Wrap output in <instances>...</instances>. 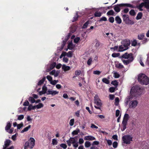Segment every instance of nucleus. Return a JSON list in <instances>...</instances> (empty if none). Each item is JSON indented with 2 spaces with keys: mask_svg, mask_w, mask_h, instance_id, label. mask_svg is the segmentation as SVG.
I'll return each instance as SVG.
<instances>
[{
  "mask_svg": "<svg viewBox=\"0 0 149 149\" xmlns=\"http://www.w3.org/2000/svg\"><path fill=\"white\" fill-rule=\"evenodd\" d=\"M74 119H72L70 120L69 124L70 126H72L73 125L74 123Z\"/></svg>",
  "mask_w": 149,
  "mask_h": 149,
  "instance_id": "obj_46",
  "label": "nucleus"
},
{
  "mask_svg": "<svg viewBox=\"0 0 149 149\" xmlns=\"http://www.w3.org/2000/svg\"><path fill=\"white\" fill-rule=\"evenodd\" d=\"M138 80L141 85H147L149 84V78L144 74H139L138 76Z\"/></svg>",
  "mask_w": 149,
  "mask_h": 149,
  "instance_id": "obj_2",
  "label": "nucleus"
},
{
  "mask_svg": "<svg viewBox=\"0 0 149 149\" xmlns=\"http://www.w3.org/2000/svg\"><path fill=\"white\" fill-rule=\"evenodd\" d=\"M125 48H125L123 45H121L119 47L118 51L119 52H123L127 49Z\"/></svg>",
  "mask_w": 149,
  "mask_h": 149,
  "instance_id": "obj_19",
  "label": "nucleus"
},
{
  "mask_svg": "<svg viewBox=\"0 0 149 149\" xmlns=\"http://www.w3.org/2000/svg\"><path fill=\"white\" fill-rule=\"evenodd\" d=\"M56 62L53 63L50 65V68L51 69H53L56 67Z\"/></svg>",
  "mask_w": 149,
  "mask_h": 149,
  "instance_id": "obj_35",
  "label": "nucleus"
},
{
  "mask_svg": "<svg viewBox=\"0 0 149 149\" xmlns=\"http://www.w3.org/2000/svg\"><path fill=\"white\" fill-rule=\"evenodd\" d=\"M129 118V115L127 113H125L124 115L122 122L123 126V128L122 129V131H124L126 128V125Z\"/></svg>",
  "mask_w": 149,
  "mask_h": 149,
  "instance_id": "obj_9",
  "label": "nucleus"
},
{
  "mask_svg": "<svg viewBox=\"0 0 149 149\" xmlns=\"http://www.w3.org/2000/svg\"><path fill=\"white\" fill-rule=\"evenodd\" d=\"M46 78L45 77H43L42 79L40 80L38 83V86H40L44 82V81L45 80Z\"/></svg>",
  "mask_w": 149,
  "mask_h": 149,
  "instance_id": "obj_22",
  "label": "nucleus"
},
{
  "mask_svg": "<svg viewBox=\"0 0 149 149\" xmlns=\"http://www.w3.org/2000/svg\"><path fill=\"white\" fill-rule=\"evenodd\" d=\"M78 17L79 15L77 13H76L75 16L73 17V20L72 21V22L77 21Z\"/></svg>",
  "mask_w": 149,
  "mask_h": 149,
  "instance_id": "obj_40",
  "label": "nucleus"
},
{
  "mask_svg": "<svg viewBox=\"0 0 149 149\" xmlns=\"http://www.w3.org/2000/svg\"><path fill=\"white\" fill-rule=\"evenodd\" d=\"M114 14V12L112 10L109 11L107 13V14L108 15H113Z\"/></svg>",
  "mask_w": 149,
  "mask_h": 149,
  "instance_id": "obj_31",
  "label": "nucleus"
},
{
  "mask_svg": "<svg viewBox=\"0 0 149 149\" xmlns=\"http://www.w3.org/2000/svg\"><path fill=\"white\" fill-rule=\"evenodd\" d=\"M132 96H128L126 99L125 100V103L126 105H127L129 103V102L132 99Z\"/></svg>",
  "mask_w": 149,
  "mask_h": 149,
  "instance_id": "obj_18",
  "label": "nucleus"
},
{
  "mask_svg": "<svg viewBox=\"0 0 149 149\" xmlns=\"http://www.w3.org/2000/svg\"><path fill=\"white\" fill-rule=\"evenodd\" d=\"M107 21V18L105 17H102L99 20V22H102L103 21Z\"/></svg>",
  "mask_w": 149,
  "mask_h": 149,
  "instance_id": "obj_44",
  "label": "nucleus"
},
{
  "mask_svg": "<svg viewBox=\"0 0 149 149\" xmlns=\"http://www.w3.org/2000/svg\"><path fill=\"white\" fill-rule=\"evenodd\" d=\"M29 102L28 100H26V101L23 103V105L24 106H28L29 105Z\"/></svg>",
  "mask_w": 149,
  "mask_h": 149,
  "instance_id": "obj_57",
  "label": "nucleus"
},
{
  "mask_svg": "<svg viewBox=\"0 0 149 149\" xmlns=\"http://www.w3.org/2000/svg\"><path fill=\"white\" fill-rule=\"evenodd\" d=\"M118 146V143L116 141H114L113 144V146L114 148H116Z\"/></svg>",
  "mask_w": 149,
  "mask_h": 149,
  "instance_id": "obj_52",
  "label": "nucleus"
},
{
  "mask_svg": "<svg viewBox=\"0 0 149 149\" xmlns=\"http://www.w3.org/2000/svg\"><path fill=\"white\" fill-rule=\"evenodd\" d=\"M91 127L92 128H95L96 129L98 128V127L97 126L93 124H91Z\"/></svg>",
  "mask_w": 149,
  "mask_h": 149,
  "instance_id": "obj_60",
  "label": "nucleus"
},
{
  "mask_svg": "<svg viewBox=\"0 0 149 149\" xmlns=\"http://www.w3.org/2000/svg\"><path fill=\"white\" fill-rule=\"evenodd\" d=\"M115 21L117 23L120 24L122 22V20L118 16H117L115 18Z\"/></svg>",
  "mask_w": 149,
  "mask_h": 149,
  "instance_id": "obj_20",
  "label": "nucleus"
},
{
  "mask_svg": "<svg viewBox=\"0 0 149 149\" xmlns=\"http://www.w3.org/2000/svg\"><path fill=\"white\" fill-rule=\"evenodd\" d=\"M101 73V72L99 71L96 70L93 72V73L94 74L99 75Z\"/></svg>",
  "mask_w": 149,
  "mask_h": 149,
  "instance_id": "obj_61",
  "label": "nucleus"
},
{
  "mask_svg": "<svg viewBox=\"0 0 149 149\" xmlns=\"http://www.w3.org/2000/svg\"><path fill=\"white\" fill-rule=\"evenodd\" d=\"M138 101L136 100L131 101L129 104V107L134 108L136 107L138 104Z\"/></svg>",
  "mask_w": 149,
  "mask_h": 149,
  "instance_id": "obj_12",
  "label": "nucleus"
},
{
  "mask_svg": "<svg viewBox=\"0 0 149 149\" xmlns=\"http://www.w3.org/2000/svg\"><path fill=\"white\" fill-rule=\"evenodd\" d=\"M80 132V130L79 129H77L76 130L73 131L72 132V134L73 135H77Z\"/></svg>",
  "mask_w": 149,
  "mask_h": 149,
  "instance_id": "obj_25",
  "label": "nucleus"
},
{
  "mask_svg": "<svg viewBox=\"0 0 149 149\" xmlns=\"http://www.w3.org/2000/svg\"><path fill=\"white\" fill-rule=\"evenodd\" d=\"M44 105L42 103H39L38 104L36 105L37 109H39L43 107Z\"/></svg>",
  "mask_w": 149,
  "mask_h": 149,
  "instance_id": "obj_32",
  "label": "nucleus"
},
{
  "mask_svg": "<svg viewBox=\"0 0 149 149\" xmlns=\"http://www.w3.org/2000/svg\"><path fill=\"white\" fill-rule=\"evenodd\" d=\"M80 40V38L79 37H77L75 38L74 40V43H77L78 42L79 40Z\"/></svg>",
  "mask_w": 149,
  "mask_h": 149,
  "instance_id": "obj_45",
  "label": "nucleus"
},
{
  "mask_svg": "<svg viewBox=\"0 0 149 149\" xmlns=\"http://www.w3.org/2000/svg\"><path fill=\"white\" fill-rule=\"evenodd\" d=\"M102 81L103 82L107 84H109L110 83L109 80L106 78H103Z\"/></svg>",
  "mask_w": 149,
  "mask_h": 149,
  "instance_id": "obj_29",
  "label": "nucleus"
},
{
  "mask_svg": "<svg viewBox=\"0 0 149 149\" xmlns=\"http://www.w3.org/2000/svg\"><path fill=\"white\" fill-rule=\"evenodd\" d=\"M66 54L67 56L69 57H72V52L71 51L68 52V53H67Z\"/></svg>",
  "mask_w": 149,
  "mask_h": 149,
  "instance_id": "obj_41",
  "label": "nucleus"
},
{
  "mask_svg": "<svg viewBox=\"0 0 149 149\" xmlns=\"http://www.w3.org/2000/svg\"><path fill=\"white\" fill-rule=\"evenodd\" d=\"M28 100L31 103H33L35 102V99L32 97H29Z\"/></svg>",
  "mask_w": 149,
  "mask_h": 149,
  "instance_id": "obj_26",
  "label": "nucleus"
},
{
  "mask_svg": "<svg viewBox=\"0 0 149 149\" xmlns=\"http://www.w3.org/2000/svg\"><path fill=\"white\" fill-rule=\"evenodd\" d=\"M76 137H70V139L66 141L67 143L68 146H70L72 143L73 146L76 148L78 146V143L77 141L75 139Z\"/></svg>",
  "mask_w": 149,
  "mask_h": 149,
  "instance_id": "obj_6",
  "label": "nucleus"
},
{
  "mask_svg": "<svg viewBox=\"0 0 149 149\" xmlns=\"http://www.w3.org/2000/svg\"><path fill=\"white\" fill-rule=\"evenodd\" d=\"M11 126V123H10V122H8L7 123L6 126L5 127V130H6L8 132V131L10 129Z\"/></svg>",
  "mask_w": 149,
  "mask_h": 149,
  "instance_id": "obj_15",
  "label": "nucleus"
},
{
  "mask_svg": "<svg viewBox=\"0 0 149 149\" xmlns=\"http://www.w3.org/2000/svg\"><path fill=\"white\" fill-rule=\"evenodd\" d=\"M75 74L76 75H79L81 73V72L80 70H76L75 72Z\"/></svg>",
  "mask_w": 149,
  "mask_h": 149,
  "instance_id": "obj_55",
  "label": "nucleus"
},
{
  "mask_svg": "<svg viewBox=\"0 0 149 149\" xmlns=\"http://www.w3.org/2000/svg\"><path fill=\"white\" fill-rule=\"evenodd\" d=\"M35 140L33 138H30L29 141H26L25 143L24 149H27L28 147L32 149L35 145Z\"/></svg>",
  "mask_w": 149,
  "mask_h": 149,
  "instance_id": "obj_5",
  "label": "nucleus"
},
{
  "mask_svg": "<svg viewBox=\"0 0 149 149\" xmlns=\"http://www.w3.org/2000/svg\"><path fill=\"white\" fill-rule=\"evenodd\" d=\"M102 13L100 12H95L94 13L95 17H100L101 16Z\"/></svg>",
  "mask_w": 149,
  "mask_h": 149,
  "instance_id": "obj_28",
  "label": "nucleus"
},
{
  "mask_svg": "<svg viewBox=\"0 0 149 149\" xmlns=\"http://www.w3.org/2000/svg\"><path fill=\"white\" fill-rule=\"evenodd\" d=\"M96 42L95 45V47L97 48L100 45V43L98 41H97Z\"/></svg>",
  "mask_w": 149,
  "mask_h": 149,
  "instance_id": "obj_62",
  "label": "nucleus"
},
{
  "mask_svg": "<svg viewBox=\"0 0 149 149\" xmlns=\"http://www.w3.org/2000/svg\"><path fill=\"white\" fill-rule=\"evenodd\" d=\"M123 21L125 22V24L128 25H132L134 24V22L133 21L130 19L128 15L125 14L123 15Z\"/></svg>",
  "mask_w": 149,
  "mask_h": 149,
  "instance_id": "obj_10",
  "label": "nucleus"
},
{
  "mask_svg": "<svg viewBox=\"0 0 149 149\" xmlns=\"http://www.w3.org/2000/svg\"><path fill=\"white\" fill-rule=\"evenodd\" d=\"M94 101L95 103L97 106H95V107L97 109H101L102 104L98 95H96L94 97Z\"/></svg>",
  "mask_w": 149,
  "mask_h": 149,
  "instance_id": "obj_8",
  "label": "nucleus"
},
{
  "mask_svg": "<svg viewBox=\"0 0 149 149\" xmlns=\"http://www.w3.org/2000/svg\"><path fill=\"white\" fill-rule=\"evenodd\" d=\"M111 84L115 86H117L118 85V82L116 80H115L112 81L111 82Z\"/></svg>",
  "mask_w": 149,
  "mask_h": 149,
  "instance_id": "obj_37",
  "label": "nucleus"
},
{
  "mask_svg": "<svg viewBox=\"0 0 149 149\" xmlns=\"http://www.w3.org/2000/svg\"><path fill=\"white\" fill-rule=\"evenodd\" d=\"M46 78L48 79V80L50 82L52 80V77L49 75H47V76Z\"/></svg>",
  "mask_w": 149,
  "mask_h": 149,
  "instance_id": "obj_53",
  "label": "nucleus"
},
{
  "mask_svg": "<svg viewBox=\"0 0 149 149\" xmlns=\"http://www.w3.org/2000/svg\"><path fill=\"white\" fill-rule=\"evenodd\" d=\"M85 140L92 141L95 139V138L92 136H85L84 138Z\"/></svg>",
  "mask_w": 149,
  "mask_h": 149,
  "instance_id": "obj_14",
  "label": "nucleus"
},
{
  "mask_svg": "<svg viewBox=\"0 0 149 149\" xmlns=\"http://www.w3.org/2000/svg\"><path fill=\"white\" fill-rule=\"evenodd\" d=\"M79 143L80 144H82L84 142V140L82 138H80L79 139Z\"/></svg>",
  "mask_w": 149,
  "mask_h": 149,
  "instance_id": "obj_64",
  "label": "nucleus"
},
{
  "mask_svg": "<svg viewBox=\"0 0 149 149\" xmlns=\"http://www.w3.org/2000/svg\"><path fill=\"white\" fill-rule=\"evenodd\" d=\"M142 13L141 12H139L138 14L136 17V19L137 20H139L141 19V18H142Z\"/></svg>",
  "mask_w": 149,
  "mask_h": 149,
  "instance_id": "obj_23",
  "label": "nucleus"
},
{
  "mask_svg": "<svg viewBox=\"0 0 149 149\" xmlns=\"http://www.w3.org/2000/svg\"><path fill=\"white\" fill-rule=\"evenodd\" d=\"M119 58L121 59V61L125 65H127L131 63L134 59L133 54L132 53H128L126 52Z\"/></svg>",
  "mask_w": 149,
  "mask_h": 149,
  "instance_id": "obj_1",
  "label": "nucleus"
},
{
  "mask_svg": "<svg viewBox=\"0 0 149 149\" xmlns=\"http://www.w3.org/2000/svg\"><path fill=\"white\" fill-rule=\"evenodd\" d=\"M68 48L70 50L74 48L73 44L72 42L69 43L68 46Z\"/></svg>",
  "mask_w": 149,
  "mask_h": 149,
  "instance_id": "obj_27",
  "label": "nucleus"
},
{
  "mask_svg": "<svg viewBox=\"0 0 149 149\" xmlns=\"http://www.w3.org/2000/svg\"><path fill=\"white\" fill-rule=\"evenodd\" d=\"M121 44L125 47V48H126L125 49H127L128 48V46L130 45V42L127 40H124L122 41Z\"/></svg>",
  "mask_w": 149,
  "mask_h": 149,
  "instance_id": "obj_13",
  "label": "nucleus"
},
{
  "mask_svg": "<svg viewBox=\"0 0 149 149\" xmlns=\"http://www.w3.org/2000/svg\"><path fill=\"white\" fill-rule=\"evenodd\" d=\"M31 127V125H29L28 126L24 128L21 132V133H23L24 132H26L28 131L29 129Z\"/></svg>",
  "mask_w": 149,
  "mask_h": 149,
  "instance_id": "obj_24",
  "label": "nucleus"
},
{
  "mask_svg": "<svg viewBox=\"0 0 149 149\" xmlns=\"http://www.w3.org/2000/svg\"><path fill=\"white\" fill-rule=\"evenodd\" d=\"M24 118V116L23 115H19L18 116L17 119L19 120H21Z\"/></svg>",
  "mask_w": 149,
  "mask_h": 149,
  "instance_id": "obj_47",
  "label": "nucleus"
},
{
  "mask_svg": "<svg viewBox=\"0 0 149 149\" xmlns=\"http://www.w3.org/2000/svg\"><path fill=\"white\" fill-rule=\"evenodd\" d=\"M115 89V88L113 87H110L109 88V91L111 93H113L114 92Z\"/></svg>",
  "mask_w": 149,
  "mask_h": 149,
  "instance_id": "obj_56",
  "label": "nucleus"
},
{
  "mask_svg": "<svg viewBox=\"0 0 149 149\" xmlns=\"http://www.w3.org/2000/svg\"><path fill=\"white\" fill-rule=\"evenodd\" d=\"M47 88L45 85L42 88V91L44 92V93H46L47 91Z\"/></svg>",
  "mask_w": 149,
  "mask_h": 149,
  "instance_id": "obj_54",
  "label": "nucleus"
},
{
  "mask_svg": "<svg viewBox=\"0 0 149 149\" xmlns=\"http://www.w3.org/2000/svg\"><path fill=\"white\" fill-rule=\"evenodd\" d=\"M131 45L132 46H136L137 45V40H134L132 42Z\"/></svg>",
  "mask_w": 149,
  "mask_h": 149,
  "instance_id": "obj_34",
  "label": "nucleus"
},
{
  "mask_svg": "<svg viewBox=\"0 0 149 149\" xmlns=\"http://www.w3.org/2000/svg\"><path fill=\"white\" fill-rule=\"evenodd\" d=\"M120 55V54L119 53H113L112 54V56L113 57H118Z\"/></svg>",
  "mask_w": 149,
  "mask_h": 149,
  "instance_id": "obj_36",
  "label": "nucleus"
},
{
  "mask_svg": "<svg viewBox=\"0 0 149 149\" xmlns=\"http://www.w3.org/2000/svg\"><path fill=\"white\" fill-rule=\"evenodd\" d=\"M62 68L65 71L69 70L71 69L70 67L66 66L65 65H63L62 66Z\"/></svg>",
  "mask_w": 149,
  "mask_h": 149,
  "instance_id": "obj_16",
  "label": "nucleus"
},
{
  "mask_svg": "<svg viewBox=\"0 0 149 149\" xmlns=\"http://www.w3.org/2000/svg\"><path fill=\"white\" fill-rule=\"evenodd\" d=\"M92 61V59L91 58H89L87 62V63L88 65H91V63Z\"/></svg>",
  "mask_w": 149,
  "mask_h": 149,
  "instance_id": "obj_58",
  "label": "nucleus"
},
{
  "mask_svg": "<svg viewBox=\"0 0 149 149\" xmlns=\"http://www.w3.org/2000/svg\"><path fill=\"white\" fill-rule=\"evenodd\" d=\"M31 110H33V106L32 104H31L29 106L28 108V111H29Z\"/></svg>",
  "mask_w": 149,
  "mask_h": 149,
  "instance_id": "obj_59",
  "label": "nucleus"
},
{
  "mask_svg": "<svg viewBox=\"0 0 149 149\" xmlns=\"http://www.w3.org/2000/svg\"><path fill=\"white\" fill-rule=\"evenodd\" d=\"M10 142L11 141L10 140H6L4 142V146H5L6 147H7L10 145Z\"/></svg>",
  "mask_w": 149,
  "mask_h": 149,
  "instance_id": "obj_21",
  "label": "nucleus"
},
{
  "mask_svg": "<svg viewBox=\"0 0 149 149\" xmlns=\"http://www.w3.org/2000/svg\"><path fill=\"white\" fill-rule=\"evenodd\" d=\"M140 90V88L137 87H133L130 90V93L131 95L135 96V95H139L138 92Z\"/></svg>",
  "mask_w": 149,
  "mask_h": 149,
  "instance_id": "obj_11",
  "label": "nucleus"
},
{
  "mask_svg": "<svg viewBox=\"0 0 149 149\" xmlns=\"http://www.w3.org/2000/svg\"><path fill=\"white\" fill-rule=\"evenodd\" d=\"M60 146L61 147L64 149L66 148L67 147V145L65 143H62L60 145Z\"/></svg>",
  "mask_w": 149,
  "mask_h": 149,
  "instance_id": "obj_50",
  "label": "nucleus"
},
{
  "mask_svg": "<svg viewBox=\"0 0 149 149\" xmlns=\"http://www.w3.org/2000/svg\"><path fill=\"white\" fill-rule=\"evenodd\" d=\"M144 2L141 3L138 6H137V8L140 11L143 10L142 8L144 6L147 10L148 12H149V0H143Z\"/></svg>",
  "mask_w": 149,
  "mask_h": 149,
  "instance_id": "obj_4",
  "label": "nucleus"
},
{
  "mask_svg": "<svg viewBox=\"0 0 149 149\" xmlns=\"http://www.w3.org/2000/svg\"><path fill=\"white\" fill-rule=\"evenodd\" d=\"M130 15L132 16H134L136 15V13L133 9L131 10L129 12Z\"/></svg>",
  "mask_w": 149,
  "mask_h": 149,
  "instance_id": "obj_38",
  "label": "nucleus"
},
{
  "mask_svg": "<svg viewBox=\"0 0 149 149\" xmlns=\"http://www.w3.org/2000/svg\"><path fill=\"white\" fill-rule=\"evenodd\" d=\"M115 66L117 68L119 69H122L124 68V66L121 63H119L118 62L115 65Z\"/></svg>",
  "mask_w": 149,
  "mask_h": 149,
  "instance_id": "obj_17",
  "label": "nucleus"
},
{
  "mask_svg": "<svg viewBox=\"0 0 149 149\" xmlns=\"http://www.w3.org/2000/svg\"><path fill=\"white\" fill-rule=\"evenodd\" d=\"M120 75L116 72H114V77L116 78H118L120 77Z\"/></svg>",
  "mask_w": 149,
  "mask_h": 149,
  "instance_id": "obj_48",
  "label": "nucleus"
},
{
  "mask_svg": "<svg viewBox=\"0 0 149 149\" xmlns=\"http://www.w3.org/2000/svg\"><path fill=\"white\" fill-rule=\"evenodd\" d=\"M58 142L55 139H53L52 140V144L53 145H56L57 144Z\"/></svg>",
  "mask_w": 149,
  "mask_h": 149,
  "instance_id": "obj_43",
  "label": "nucleus"
},
{
  "mask_svg": "<svg viewBox=\"0 0 149 149\" xmlns=\"http://www.w3.org/2000/svg\"><path fill=\"white\" fill-rule=\"evenodd\" d=\"M91 145V143L88 141H86L85 143V146L86 148H88Z\"/></svg>",
  "mask_w": 149,
  "mask_h": 149,
  "instance_id": "obj_33",
  "label": "nucleus"
},
{
  "mask_svg": "<svg viewBox=\"0 0 149 149\" xmlns=\"http://www.w3.org/2000/svg\"><path fill=\"white\" fill-rule=\"evenodd\" d=\"M89 24V22L88 21H87L82 26L83 29H85L88 26V25Z\"/></svg>",
  "mask_w": 149,
  "mask_h": 149,
  "instance_id": "obj_39",
  "label": "nucleus"
},
{
  "mask_svg": "<svg viewBox=\"0 0 149 149\" xmlns=\"http://www.w3.org/2000/svg\"><path fill=\"white\" fill-rule=\"evenodd\" d=\"M23 126V124L22 123L20 124H17V129H20Z\"/></svg>",
  "mask_w": 149,
  "mask_h": 149,
  "instance_id": "obj_49",
  "label": "nucleus"
},
{
  "mask_svg": "<svg viewBox=\"0 0 149 149\" xmlns=\"http://www.w3.org/2000/svg\"><path fill=\"white\" fill-rule=\"evenodd\" d=\"M120 111L118 109L116 111V117H118L120 114Z\"/></svg>",
  "mask_w": 149,
  "mask_h": 149,
  "instance_id": "obj_63",
  "label": "nucleus"
},
{
  "mask_svg": "<svg viewBox=\"0 0 149 149\" xmlns=\"http://www.w3.org/2000/svg\"><path fill=\"white\" fill-rule=\"evenodd\" d=\"M123 7H127L132 8H135L134 6L130 3H121L116 5L114 7V9L116 12L118 13L120 10V8Z\"/></svg>",
  "mask_w": 149,
  "mask_h": 149,
  "instance_id": "obj_3",
  "label": "nucleus"
},
{
  "mask_svg": "<svg viewBox=\"0 0 149 149\" xmlns=\"http://www.w3.org/2000/svg\"><path fill=\"white\" fill-rule=\"evenodd\" d=\"M109 20L110 22L113 23L114 21V18L112 17H111L109 18Z\"/></svg>",
  "mask_w": 149,
  "mask_h": 149,
  "instance_id": "obj_51",
  "label": "nucleus"
},
{
  "mask_svg": "<svg viewBox=\"0 0 149 149\" xmlns=\"http://www.w3.org/2000/svg\"><path fill=\"white\" fill-rule=\"evenodd\" d=\"M144 36L143 33H142L138 36V39L139 40H142L143 39Z\"/></svg>",
  "mask_w": 149,
  "mask_h": 149,
  "instance_id": "obj_30",
  "label": "nucleus"
},
{
  "mask_svg": "<svg viewBox=\"0 0 149 149\" xmlns=\"http://www.w3.org/2000/svg\"><path fill=\"white\" fill-rule=\"evenodd\" d=\"M132 137L130 135H125L122 137L123 143L127 144H129L132 141Z\"/></svg>",
  "mask_w": 149,
  "mask_h": 149,
  "instance_id": "obj_7",
  "label": "nucleus"
},
{
  "mask_svg": "<svg viewBox=\"0 0 149 149\" xmlns=\"http://www.w3.org/2000/svg\"><path fill=\"white\" fill-rule=\"evenodd\" d=\"M58 91H56L54 90H52L51 91V94L53 96L58 94Z\"/></svg>",
  "mask_w": 149,
  "mask_h": 149,
  "instance_id": "obj_42",
  "label": "nucleus"
}]
</instances>
